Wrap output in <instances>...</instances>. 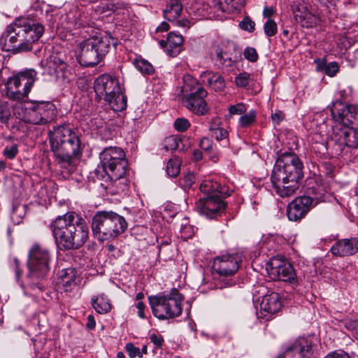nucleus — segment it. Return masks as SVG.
<instances>
[{
  "label": "nucleus",
  "mask_w": 358,
  "mask_h": 358,
  "mask_svg": "<svg viewBox=\"0 0 358 358\" xmlns=\"http://www.w3.org/2000/svg\"><path fill=\"white\" fill-rule=\"evenodd\" d=\"M50 227L57 245L63 250L81 248L89 237L87 222L73 212L58 216Z\"/></svg>",
  "instance_id": "f257e3e1"
},
{
  "label": "nucleus",
  "mask_w": 358,
  "mask_h": 358,
  "mask_svg": "<svg viewBox=\"0 0 358 358\" xmlns=\"http://www.w3.org/2000/svg\"><path fill=\"white\" fill-rule=\"evenodd\" d=\"M335 124L332 126L331 140L350 148L358 147V108L337 101L331 108Z\"/></svg>",
  "instance_id": "f03ea898"
},
{
  "label": "nucleus",
  "mask_w": 358,
  "mask_h": 358,
  "mask_svg": "<svg viewBox=\"0 0 358 358\" xmlns=\"http://www.w3.org/2000/svg\"><path fill=\"white\" fill-rule=\"evenodd\" d=\"M51 150L59 162L70 164L81 154L79 136L67 126H58L48 133Z\"/></svg>",
  "instance_id": "7ed1b4c3"
},
{
  "label": "nucleus",
  "mask_w": 358,
  "mask_h": 358,
  "mask_svg": "<svg viewBox=\"0 0 358 358\" xmlns=\"http://www.w3.org/2000/svg\"><path fill=\"white\" fill-rule=\"evenodd\" d=\"M44 29L42 24L34 20L21 18L8 26L6 34L10 43H18L13 48L22 52L31 49V44L42 36Z\"/></svg>",
  "instance_id": "20e7f679"
},
{
  "label": "nucleus",
  "mask_w": 358,
  "mask_h": 358,
  "mask_svg": "<svg viewBox=\"0 0 358 358\" xmlns=\"http://www.w3.org/2000/svg\"><path fill=\"white\" fill-rule=\"evenodd\" d=\"M127 228V222L124 217L112 210L98 211L92 217V233L101 241L117 237Z\"/></svg>",
  "instance_id": "39448f33"
},
{
  "label": "nucleus",
  "mask_w": 358,
  "mask_h": 358,
  "mask_svg": "<svg viewBox=\"0 0 358 358\" xmlns=\"http://www.w3.org/2000/svg\"><path fill=\"white\" fill-rule=\"evenodd\" d=\"M51 256L45 248L34 244L29 252L27 278L30 280L29 285L32 289L42 290L43 287L38 281L43 280L49 273Z\"/></svg>",
  "instance_id": "423d86ee"
},
{
  "label": "nucleus",
  "mask_w": 358,
  "mask_h": 358,
  "mask_svg": "<svg viewBox=\"0 0 358 358\" xmlns=\"http://www.w3.org/2000/svg\"><path fill=\"white\" fill-rule=\"evenodd\" d=\"M182 295L176 289L168 294H159L148 297L153 315L159 320L178 317L182 313Z\"/></svg>",
  "instance_id": "0eeeda50"
},
{
  "label": "nucleus",
  "mask_w": 358,
  "mask_h": 358,
  "mask_svg": "<svg viewBox=\"0 0 358 358\" xmlns=\"http://www.w3.org/2000/svg\"><path fill=\"white\" fill-rule=\"evenodd\" d=\"M182 102L193 113L204 115L208 111L205 98L207 91L191 76L184 77V84L181 88Z\"/></svg>",
  "instance_id": "6e6552de"
},
{
  "label": "nucleus",
  "mask_w": 358,
  "mask_h": 358,
  "mask_svg": "<svg viewBox=\"0 0 358 358\" xmlns=\"http://www.w3.org/2000/svg\"><path fill=\"white\" fill-rule=\"evenodd\" d=\"M15 113L24 122L33 124H45L55 117V106L50 102H31L20 103L15 107Z\"/></svg>",
  "instance_id": "1a4fd4ad"
},
{
  "label": "nucleus",
  "mask_w": 358,
  "mask_h": 358,
  "mask_svg": "<svg viewBox=\"0 0 358 358\" xmlns=\"http://www.w3.org/2000/svg\"><path fill=\"white\" fill-rule=\"evenodd\" d=\"M110 48L107 38H91L79 44V63L85 66L98 64L106 55Z\"/></svg>",
  "instance_id": "9d476101"
},
{
  "label": "nucleus",
  "mask_w": 358,
  "mask_h": 358,
  "mask_svg": "<svg viewBox=\"0 0 358 358\" xmlns=\"http://www.w3.org/2000/svg\"><path fill=\"white\" fill-rule=\"evenodd\" d=\"M100 166L107 176L117 178L127 174L128 162L124 151L119 147L110 146L99 154Z\"/></svg>",
  "instance_id": "9b49d317"
},
{
  "label": "nucleus",
  "mask_w": 358,
  "mask_h": 358,
  "mask_svg": "<svg viewBox=\"0 0 358 358\" xmlns=\"http://www.w3.org/2000/svg\"><path fill=\"white\" fill-rule=\"evenodd\" d=\"M242 257L238 254L224 255L215 258L212 268L219 275L220 289L235 285L236 281L232 278L238 271Z\"/></svg>",
  "instance_id": "f8f14e48"
},
{
  "label": "nucleus",
  "mask_w": 358,
  "mask_h": 358,
  "mask_svg": "<svg viewBox=\"0 0 358 358\" xmlns=\"http://www.w3.org/2000/svg\"><path fill=\"white\" fill-rule=\"evenodd\" d=\"M36 76L34 69H29L9 78L5 84L7 96L13 100L23 99L29 93Z\"/></svg>",
  "instance_id": "ddd939ff"
},
{
  "label": "nucleus",
  "mask_w": 358,
  "mask_h": 358,
  "mask_svg": "<svg viewBox=\"0 0 358 358\" xmlns=\"http://www.w3.org/2000/svg\"><path fill=\"white\" fill-rule=\"evenodd\" d=\"M303 164L295 153L285 152L276 159L271 174L299 182L303 177Z\"/></svg>",
  "instance_id": "4468645a"
},
{
  "label": "nucleus",
  "mask_w": 358,
  "mask_h": 358,
  "mask_svg": "<svg viewBox=\"0 0 358 358\" xmlns=\"http://www.w3.org/2000/svg\"><path fill=\"white\" fill-rule=\"evenodd\" d=\"M308 194L309 195L296 198L289 203L287 215L289 220L296 222L301 220L311 208L324 201L325 195L322 189L318 192L315 189H310Z\"/></svg>",
  "instance_id": "2eb2a0df"
},
{
  "label": "nucleus",
  "mask_w": 358,
  "mask_h": 358,
  "mask_svg": "<svg viewBox=\"0 0 358 358\" xmlns=\"http://www.w3.org/2000/svg\"><path fill=\"white\" fill-rule=\"evenodd\" d=\"M267 273L273 280L289 282L293 287L298 285V279L293 266L287 259L281 256L271 258L266 264Z\"/></svg>",
  "instance_id": "dca6fc26"
},
{
  "label": "nucleus",
  "mask_w": 358,
  "mask_h": 358,
  "mask_svg": "<svg viewBox=\"0 0 358 358\" xmlns=\"http://www.w3.org/2000/svg\"><path fill=\"white\" fill-rule=\"evenodd\" d=\"M226 207V202L218 195L200 197L196 204L199 213L208 219L221 216Z\"/></svg>",
  "instance_id": "f3484780"
},
{
  "label": "nucleus",
  "mask_w": 358,
  "mask_h": 358,
  "mask_svg": "<svg viewBox=\"0 0 358 358\" xmlns=\"http://www.w3.org/2000/svg\"><path fill=\"white\" fill-rule=\"evenodd\" d=\"M120 84L118 79L110 74H102L96 78L94 83V90L96 96L103 100L107 96L118 92Z\"/></svg>",
  "instance_id": "a211bd4d"
},
{
  "label": "nucleus",
  "mask_w": 358,
  "mask_h": 358,
  "mask_svg": "<svg viewBox=\"0 0 358 358\" xmlns=\"http://www.w3.org/2000/svg\"><path fill=\"white\" fill-rule=\"evenodd\" d=\"M259 306L258 317L265 318L266 320L271 319L272 315L277 313L282 306L278 293L268 291L262 296Z\"/></svg>",
  "instance_id": "6ab92c4d"
},
{
  "label": "nucleus",
  "mask_w": 358,
  "mask_h": 358,
  "mask_svg": "<svg viewBox=\"0 0 358 358\" xmlns=\"http://www.w3.org/2000/svg\"><path fill=\"white\" fill-rule=\"evenodd\" d=\"M313 354V343L307 338H299L277 358H309Z\"/></svg>",
  "instance_id": "aec40b11"
},
{
  "label": "nucleus",
  "mask_w": 358,
  "mask_h": 358,
  "mask_svg": "<svg viewBox=\"0 0 358 358\" xmlns=\"http://www.w3.org/2000/svg\"><path fill=\"white\" fill-rule=\"evenodd\" d=\"M271 181L273 191L280 197H289L299 189V182L271 174Z\"/></svg>",
  "instance_id": "412c9836"
},
{
  "label": "nucleus",
  "mask_w": 358,
  "mask_h": 358,
  "mask_svg": "<svg viewBox=\"0 0 358 358\" xmlns=\"http://www.w3.org/2000/svg\"><path fill=\"white\" fill-rule=\"evenodd\" d=\"M182 11V4L180 0H169L164 10L165 19L170 22H175L176 25L182 27H189V22L187 20L177 19Z\"/></svg>",
  "instance_id": "4be33fe9"
},
{
  "label": "nucleus",
  "mask_w": 358,
  "mask_h": 358,
  "mask_svg": "<svg viewBox=\"0 0 358 358\" xmlns=\"http://www.w3.org/2000/svg\"><path fill=\"white\" fill-rule=\"evenodd\" d=\"M334 255L345 257L358 252V238H344L336 241L331 248Z\"/></svg>",
  "instance_id": "5701e85b"
},
{
  "label": "nucleus",
  "mask_w": 358,
  "mask_h": 358,
  "mask_svg": "<svg viewBox=\"0 0 358 358\" xmlns=\"http://www.w3.org/2000/svg\"><path fill=\"white\" fill-rule=\"evenodd\" d=\"M201 81L213 88L216 92L222 91L225 87V82L223 77L213 71H203L200 75Z\"/></svg>",
  "instance_id": "b1692460"
},
{
  "label": "nucleus",
  "mask_w": 358,
  "mask_h": 358,
  "mask_svg": "<svg viewBox=\"0 0 358 358\" xmlns=\"http://www.w3.org/2000/svg\"><path fill=\"white\" fill-rule=\"evenodd\" d=\"M110 178V183L107 186L108 193L116 195L124 194L129 189V180L126 178V174L113 178L111 176H108Z\"/></svg>",
  "instance_id": "393cba45"
},
{
  "label": "nucleus",
  "mask_w": 358,
  "mask_h": 358,
  "mask_svg": "<svg viewBox=\"0 0 358 358\" xmlns=\"http://www.w3.org/2000/svg\"><path fill=\"white\" fill-rule=\"evenodd\" d=\"M77 272L74 268H67L61 271L57 282L59 287L69 292L76 284Z\"/></svg>",
  "instance_id": "a878e982"
},
{
  "label": "nucleus",
  "mask_w": 358,
  "mask_h": 358,
  "mask_svg": "<svg viewBox=\"0 0 358 358\" xmlns=\"http://www.w3.org/2000/svg\"><path fill=\"white\" fill-rule=\"evenodd\" d=\"M183 42V37L181 34L170 32L167 36V54L171 57L177 56L181 51Z\"/></svg>",
  "instance_id": "bb28decb"
},
{
  "label": "nucleus",
  "mask_w": 358,
  "mask_h": 358,
  "mask_svg": "<svg viewBox=\"0 0 358 358\" xmlns=\"http://www.w3.org/2000/svg\"><path fill=\"white\" fill-rule=\"evenodd\" d=\"M210 57L215 65L219 68L222 66L229 67L233 64V61L229 54L219 45L214 47L210 53Z\"/></svg>",
  "instance_id": "cd10ccee"
},
{
  "label": "nucleus",
  "mask_w": 358,
  "mask_h": 358,
  "mask_svg": "<svg viewBox=\"0 0 358 358\" xmlns=\"http://www.w3.org/2000/svg\"><path fill=\"white\" fill-rule=\"evenodd\" d=\"M294 17L303 27H311L315 24V17L306 7H297L294 11Z\"/></svg>",
  "instance_id": "c85d7f7f"
},
{
  "label": "nucleus",
  "mask_w": 358,
  "mask_h": 358,
  "mask_svg": "<svg viewBox=\"0 0 358 358\" xmlns=\"http://www.w3.org/2000/svg\"><path fill=\"white\" fill-rule=\"evenodd\" d=\"M104 101L115 111H122L127 108V96L122 93L121 87L119 88L118 92H115V94L107 96Z\"/></svg>",
  "instance_id": "c756f323"
},
{
  "label": "nucleus",
  "mask_w": 358,
  "mask_h": 358,
  "mask_svg": "<svg viewBox=\"0 0 358 358\" xmlns=\"http://www.w3.org/2000/svg\"><path fill=\"white\" fill-rule=\"evenodd\" d=\"M238 0H211V6L215 10L230 13L237 8Z\"/></svg>",
  "instance_id": "7c9ffc66"
},
{
  "label": "nucleus",
  "mask_w": 358,
  "mask_h": 358,
  "mask_svg": "<svg viewBox=\"0 0 358 358\" xmlns=\"http://www.w3.org/2000/svg\"><path fill=\"white\" fill-rule=\"evenodd\" d=\"M92 305L94 309L100 314H105L109 312L111 308L109 300L104 294L92 297Z\"/></svg>",
  "instance_id": "2f4dec72"
},
{
  "label": "nucleus",
  "mask_w": 358,
  "mask_h": 358,
  "mask_svg": "<svg viewBox=\"0 0 358 358\" xmlns=\"http://www.w3.org/2000/svg\"><path fill=\"white\" fill-rule=\"evenodd\" d=\"M219 188L220 184L210 178L203 180L199 186V189L203 194V196H214V195H217V192Z\"/></svg>",
  "instance_id": "473e14b6"
},
{
  "label": "nucleus",
  "mask_w": 358,
  "mask_h": 358,
  "mask_svg": "<svg viewBox=\"0 0 358 358\" xmlns=\"http://www.w3.org/2000/svg\"><path fill=\"white\" fill-rule=\"evenodd\" d=\"M315 62L317 64V69L319 70H323L329 76L333 77L338 71V64L336 62H331L328 64L324 61H321L320 59H315Z\"/></svg>",
  "instance_id": "72a5a7b5"
},
{
  "label": "nucleus",
  "mask_w": 358,
  "mask_h": 358,
  "mask_svg": "<svg viewBox=\"0 0 358 358\" xmlns=\"http://www.w3.org/2000/svg\"><path fill=\"white\" fill-rule=\"evenodd\" d=\"M256 121V113L254 110L241 116L238 120V127L247 128L250 127Z\"/></svg>",
  "instance_id": "f704fd0d"
},
{
  "label": "nucleus",
  "mask_w": 358,
  "mask_h": 358,
  "mask_svg": "<svg viewBox=\"0 0 358 358\" xmlns=\"http://www.w3.org/2000/svg\"><path fill=\"white\" fill-rule=\"evenodd\" d=\"M181 139L177 136H170L166 137L164 141V149L166 151L180 149Z\"/></svg>",
  "instance_id": "c9c22d12"
},
{
  "label": "nucleus",
  "mask_w": 358,
  "mask_h": 358,
  "mask_svg": "<svg viewBox=\"0 0 358 358\" xmlns=\"http://www.w3.org/2000/svg\"><path fill=\"white\" fill-rule=\"evenodd\" d=\"M136 68L142 73L151 74L154 69L150 63L145 59H137L135 62Z\"/></svg>",
  "instance_id": "e433bc0d"
},
{
  "label": "nucleus",
  "mask_w": 358,
  "mask_h": 358,
  "mask_svg": "<svg viewBox=\"0 0 358 358\" xmlns=\"http://www.w3.org/2000/svg\"><path fill=\"white\" fill-rule=\"evenodd\" d=\"M264 30L267 36H273L277 33V24L273 20L268 19L264 25Z\"/></svg>",
  "instance_id": "4c0bfd02"
},
{
  "label": "nucleus",
  "mask_w": 358,
  "mask_h": 358,
  "mask_svg": "<svg viewBox=\"0 0 358 358\" xmlns=\"http://www.w3.org/2000/svg\"><path fill=\"white\" fill-rule=\"evenodd\" d=\"M180 166L176 160L169 159L166 166L167 174L171 177H176L180 173Z\"/></svg>",
  "instance_id": "58836bf2"
},
{
  "label": "nucleus",
  "mask_w": 358,
  "mask_h": 358,
  "mask_svg": "<svg viewBox=\"0 0 358 358\" xmlns=\"http://www.w3.org/2000/svg\"><path fill=\"white\" fill-rule=\"evenodd\" d=\"M250 80V75L246 72L240 73L235 78L236 85L239 87H246L249 85Z\"/></svg>",
  "instance_id": "ea45409f"
},
{
  "label": "nucleus",
  "mask_w": 358,
  "mask_h": 358,
  "mask_svg": "<svg viewBox=\"0 0 358 358\" xmlns=\"http://www.w3.org/2000/svg\"><path fill=\"white\" fill-rule=\"evenodd\" d=\"M239 27L243 30L248 31L251 33L255 31V22L252 20L250 17L246 16L240 22Z\"/></svg>",
  "instance_id": "a19ab883"
},
{
  "label": "nucleus",
  "mask_w": 358,
  "mask_h": 358,
  "mask_svg": "<svg viewBox=\"0 0 358 358\" xmlns=\"http://www.w3.org/2000/svg\"><path fill=\"white\" fill-rule=\"evenodd\" d=\"M190 127V123L188 120L180 117L177 118L174 122L175 129L180 132L186 131Z\"/></svg>",
  "instance_id": "79ce46f5"
},
{
  "label": "nucleus",
  "mask_w": 358,
  "mask_h": 358,
  "mask_svg": "<svg viewBox=\"0 0 358 358\" xmlns=\"http://www.w3.org/2000/svg\"><path fill=\"white\" fill-rule=\"evenodd\" d=\"M18 152V147L17 144H11L10 145H7L3 151V154L5 157L13 159L15 157L16 155Z\"/></svg>",
  "instance_id": "37998d69"
},
{
  "label": "nucleus",
  "mask_w": 358,
  "mask_h": 358,
  "mask_svg": "<svg viewBox=\"0 0 358 358\" xmlns=\"http://www.w3.org/2000/svg\"><path fill=\"white\" fill-rule=\"evenodd\" d=\"M195 177L192 173H187L180 180V184L185 189H189L194 183Z\"/></svg>",
  "instance_id": "c03bdc74"
},
{
  "label": "nucleus",
  "mask_w": 358,
  "mask_h": 358,
  "mask_svg": "<svg viewBox=\"0 0 358 358\" xmlns=\"http://www.w3.org/2000/svg\"><path fill=\"white\" fill-rule=\"evenodd\" d=\"M247 111L246 106L243 103H238L229 107L230 116L232 115H242Z\"/></svg>",
  "instance_id": "a18cd8bd"
},
{
  "label": "nucleus",
  "mask_w": 358,
  "mask_h": 358,
  "mask_svg": "<svg viewBox=\"0 0 358 358\" xmlns=\"http://www.w3.org/2000/svg\"><path fill=\"white\" fill-rule=\"evenodd\" d=\"M212 136L218 141L227 139L229 136V133L223 127L217 129H212Z\"/></svg>",
  "instance_id": "49530a36"
},
{
  "label": "nucleus",
  "mask_w": 358,
  "mask_h": 358,
  "mask_svg": "<svg viewBox=\"0 0 358 358\" xmlns=\"http://www.w3.org/2000/svg\"><path fill=\"white\" fill-rule=\"evenodd\" d=\"M126 351L129 356L131 358L139 357H142V355L139 348L136 347L133 343H129L125 347Z\"/></svg>",
  "instance_id": "de8ad7c7"
},
{
  "label": "nucleus",
  "mask_w": 358,
  "mask_h": 358,
  "mask_svg": "<svg viewBox=\"0 0 358 358\" xmlns=\"http://www.w3.org/2000/svg\"><path fill=\"white\" fill-rule=\"evenodd\" d=\"M244 57L250 62H255L258 59V55L254 48L248 47L244 50Z\"/></svg>",
  "instance_id": "09e8293b"
},
{
  "label": "nucleus",
  "mask_w": 358,
  "mask_h": 358,
  "mask_svg": "<svg viewBox=\"0 0 358 358\" xmlns=\"http://www.w3.org/2000/svg\"><path fill=\"white\" fill-rule=\"evenodd\" d=\"M213 142L208 137H203L199 142V147L206 152H209L213 148Z\"/></svg>",
  "instance_id": "8fccbe9b"
},
{
  "label": "nucleus",
  "mask_w": 358,
  "mask_h": 358,
  "mask_svg": "<svg viewBox=\"0 0 358 358\" xmlns=\"http://www.w3.org/2000/svg\"><path fill=\"white\" fill-rule=\"evenodd\" d=\"M24 211H25V206L24 205H18L13 207V214L12 217L14 218V217L16 215L17 217H19L20 218H22L24 215Z\"/></svg>",
  "instance_id": "3c124183"
},
{
  "label": "nucleus",
  "mask_w": 358,
  "mask_h": 358,
  "mask_svg": "<svg viewBox=\"0 0 358 358\" xmlns=\"http://www.w3.org/2000/svg\"><path fill=\"white\" fill-rule=\"evenodd\" d=\"M150 339L152 343L157 347L160 348L164 342V338L161 335L156 334H152L150 336Z\"/></svg>",
  "instance_id": "603ef678"
},
{
  "label": "nucleus",
  "mask_w": 358,
  "mask_h": 358,
  "mask_svg": "<svg viewBox=\"0 0 358 358\" xmlns=\"http://www.w3.org/2000/svg\"><path fill=\"white\" fill-rule=\"evenodd\" d=\"M232 192H233V190L231 189L229 187L225 186V185L222 186L220 184V188H219V189H217V195L219 196V194H221V195L228 196L231 194Z\"/></svg>",
  "instance_id": "864d4df0"
},
{
  "label": "nucleus",
  "mask_w": 358,
  "mask_h": 358,
  "mask_svg": "<svg viewBox=\"0 0 358 358\" xmlns=\"http://www.w3.org/2000/svg\"><path fill=\"white\" fill-rule=\"evenodd\" d=\"M100 7L102 8L103 12L106 11H114L116 9V6L113 3L102 2Z\"/></svg>",
  "instance_id": "5fc2aeb1"
},
{
  "label": "nucleus",
  "mask_w": 358,
  "mask_h": 358,
  "mask_svg": "<svg viewBox=\"0 0 358 358\" xmlns=\"http://www.w3.org/2000/svg\"><path fill=\"white\" fill-rule=\"evenodd\" d=\"M324 358H350V357L345 352L341 351L339 352H332L329 354Z\"/></svg>",
  "instance_id": "6e6d98bb"
},
{
  "label": "nucleus",
  "mask_w": 358,
  "mask_h": 358,
  "mask_svg": "<svg viewBox=\"0 0 358 358\" xmlns=\"http://www.w3.org/2000/svg\"><path fill=\"white\" fill-rule=\"evenodd\" d=\"M347 328L352 331L355 332V334L356 335V338L358 339V322L357 321H351L350 322L348 325Z\"/></svg>",
  "instance_id": "4d7b16f0"
},
{
  "label": "nucleus",
  "mask_w": 358,
  "mask_h": 358,
  "mask_svg": "<svg viewBox=\"0 0 358 358\" xmlns=\"http://www.w3.org/2000/svg\"><path fill=\"white\" fill-rule=\"evenodd\" d=\"M272 120L278 124L283 119V113L281 111H277L271 115Z\"/></svg>",
  "instance_id": "13d9d810"
},
{
  "label": "nucleus",
  "mask_w": 358,
  "mask_h": 358,
  "mask_svg": "<svg viewBox=\"0 0 358 358\" xmlns=\"http://www.w3.org/2000/svg\"><path fill=\"white\" fill-rule=\"evenodd\" d=\"M136 308L138 309V315L141 318H145V316L144 314V308H145L144 303L142 301H139L136 305Z\"/></svg>",
  "instance_id": "bf43d9fd"
},
{
  "label": "nucleus",
  "mask_w": 358,
  "mask_h": 358,
  "mask_svg": "<svg viewBox=\"0 0 358 358\" xmlns=\"http://www.w3.org/2000/svg\"><path fill=\"white\" fill-rule=\"evenodd\" d=\"M274 13V10L273 7L265 6L263 10V16L264 17H267L268 19H271V17Z\"/></svg>",
  "instance_id": "052dcab7"
},
{
  "label": "nucleus",
  "mask_w": 358,
  "mask_h": 358,
  "mask_svg": "<svg viewBox=\"0 0 358 358\" xmlns=\"http://www.w3.org/2000/svg\"><path fill=\"white\" fill-rule=\"evenodd\" d=\"M95 326H96V322H95L94 316L92 315H89L87 316V327L89 329H93L95 328Z\"/></svg>",
  "instance_id": "680f3d73"
},
{
  "label": "nucleus",
  "mask_w": 358,
  "mask_h": 358,
  "mask_svg": "<svg viewBox=\"0 0 358 358\" xmlns=\"http://www.w3.org/2000/svg\"><path fill=\"white\" fill-rule=\"evenodd\" d=\"M169 29V24L166 22H163L161 23V24L157 28V31H166Z\"/></svg>",
  "instance_id": "e2e57ef3"
},
{
  "label": "nucleus",
  "mask_w": 358,
  "mask_h": 358,
  "mask_svg": "<svg viewBox=\"0 0 358 358\" xmlns=\"http://www.w3.org/2000/svg\"><path fill=\"white\" fill-rule=\"evenodd\" d=\"M193 157L195 160H200L202 159L203 155L202 152L199 150H195L193 152Z\"/></svg>",
  "instance_id": "0e129e2a"
},
{
  "label": "nucleus",
  "mask_w": 358,
  "mask_h": 358,
  "mask_svg": "<svg viewBox=\"0 0 358 358\" xmlns=\"http://www.w3.org/2000/svg\"><path fill=\"white\" fill-rule=\"evenodd\" d=\"M14 262H15V275H16V278L18 280L19 278H20V271L19 270V262L18 260L15 258L14 259Z\"/></svg>",
  "instance_id": "69168bd1"
},
{
  "label": "nucleus",
  "mask_w": 358,
  "mask_h": 358,
  "mask_svg": "<svg viewBox=\"0 0 358 358\" xmlns=\"http://www.w3.org/2000/svg\"><path fill=\"white\" fill-rule=\"evenodd\" d=\"M159 45L161 46V48H164L165 50L166 51L167 40L166 41L161 40L159 41Z\"/></svg>",
  "instance_id": "338daca9"
},
{
  "label": "nucleus",
  "mask_w": 358,
  "mask_h": 358,
  "mask_svg": "<svg viewBox=\"0 0 358 358\" xmlns=\"http://www.w3.org/2000/svg\"><path fill=\"white\" fill-rule=\"evenodd\" d=\"M221 128V127L218 126L215 122L210 124L209 127V131L212 133V129H217Z\"/></svg>",
  "instance_id": "774afa93"
}]
</instances>
